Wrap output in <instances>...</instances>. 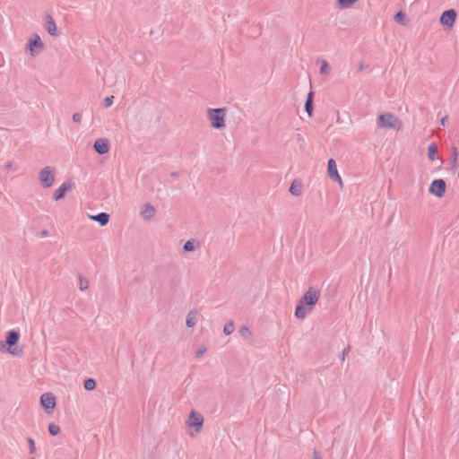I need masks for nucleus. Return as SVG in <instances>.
<instances>
[{"label":"nucleus","instance_id":"obj_1","mask_svg":"<svg viewBox=\"0 0 459 459\" xmlns=\"http://www.w3.org/2000/svg\"><path fill=\"white\" fill-rule=\"evenodd\" d=\"M319 298L320 291L318 290L313 287L308 288L297 304L295 316L299 319H304L313 310Z\"/></svg>","mask_w":459,"mask_h":459},{"label":"nucleus","instance_id":"obj_2","mask_svg":"<svg viewBox=\"0 0 459 459\" xmlns=\"http://www.w3.org/2000/svg\"><path fill=\"white\" fill-rule=\"evenodd\" d=\"M225 108H209L207 116L213 128L221 129L225 126Z\"/></svg>","mask_w":459,"mask_h":459},{"label":"nucleus","instance_id":"obj_3","mask_svg":"<svg viewBox=\"0 0 459 459\" xmlns=\"http://www.w3.org/2000/svg\"><path fill=\"white\" fill-rule=\"evenodd\" d=\"M398 129L401 127V122L398 117H396L392 113H385L381 114L377 117V127L378 128H396L397 126Z\"/></svg>","mask_w":459,"mask_h":459},{"label":"nucleus","instance_id":"obj_4","mask_svg":"<svg viewBox=\"0 0 459 459\" xmlns=\"http://www.w3.org/2000/svg\"><path fill=\"white\" fill-rule=\"evenodd\" d=\"M39 179L45 188H49L55 181V170L52 167L47 166L39 173Z\"/></svg>","mask_w":459,"mask_h":459},{"label":"nucleus","instance_id":"obj_5","mask_svg":"<svg viewBox=\"0 0 459 459\" xmlns=\"http://www.w3.org/2000/svg\"><path fill=\"white\" fill-rule=\"evenodd\" d=\"M45 46L38 34H34L32 38L29 39L27 50L31 56H38L43 51Z\"/></svg>","mask_w":459,"mask_h":459},{"label":"nucleus","instance_id":"obj_6","mask_svg":"<svg viewBox=\"0 0 459 459\" xmlns=\"http://www.w3.org/2000/svg\"><path fill=\"white\" fill-rule=\"evenodd\" d=\"M19 338H20V333L17 331L11 330V331L7 332L5 343H6V345L9 346L7 351L13 355L19 356L22 352V350H18L17 348L12 349V347L18 342Z\"/></svg>","mask_w":459,"mask_h":459},{"label":"nucleus","instance_id":"obj_7","mask_svg":"<svg viewBox=\"0 0 459 459\" xmlns=\"http://www.w3.org/2000/svg\"><path fill=\"white\" fill-rule=\"evenodd\" d=\"M446 184L444 179H435L431 182L429 192L436 195L438 198H441L444 196L446 193Z\"/></svg>","mask_w":459,"mask_h":459},{"label":"nucleus","instance_id":"obj_8","mask_svg":"<svg viewBox=\"0 0 459 459\" xmlns=\"http://www.w3.org/2000/svg\"><path fill=\"white\" fill-rule=\"evenodd\" d=\"M204 424V417L196 412L192 411L188 416L186 420V425L189 428H195V432L199 433Z\"/></svg>","mask_w":459,"mask_h":459},{"label":"nucleus","instance_id":"obj_9","mask_svg":"<svg viewBox=\"0 0 459 459\" xmlns=\"http://www.w3.org/2000/svg\"><path fill=\"white\" fill-rule=\"evenodd\" d=\"M456 19V12L454 9L445 11L440 17V22L442 25L447 28H451Z\"/></svg>","mask_w":459,"mask_h":459},{"label":"nucleus","instance_id":"obj_10","mask_svg":"<svg viewBox=\"0 0 459 459\" xmlns=\"http://www.w3.org/2000/svg\"><path fill=\"white\" fill-rule=\"evenodd\" d=\"M328 177L335 181H338L342 186V178L338 173L337 166L333 159H330L327 163Z\"/></svg>","mask_w":459,"mask_h":459},{"label":"nucleus","instance_id":"obj_11","mask_svg":"<svg viewBox=\"0 0 459 459\" xmlns=\"http://www.w3.org/2000/svg\"><path fill=\"white\" fill-rule=\"evenodd\" d=\"M93 149L99 154L108 153L109 151V142L107 138H99L93 144Z\"/></svg>","mask_w":459,"mask_h":459},{"label":"nucleus","instance_id":"obj_12","mask_svg":"<svg viewBox=\"0 0 459 459\" xmlns=\"http://www.w3.org/2000/svg\"><path fill=\"white\" fill-rule=\"evenodd\" d=\"M40 403L46 410H53L56 407V399L51 393H45L40 397Z\"/></svg>","mask_w":459,"mask_h":459},{"label":"nucleus","instance_id":"obj_13","mask_svg":"<svg viewBox=\"0 0 459 459\" xmlns=\"http://www.w3.org/2000/svg\"><path fill=\"white\" fill-rule=\"evenodd\" d=\"M45 28L51 36L58 35L56 24L52 16L48 13L45 15Z\"/></svg>","mask_w":459,"mask_h":459},{"label":"nucleus","instance_id":"obj_14","mask_svg":"<svg viewBox=\"0 0 459 459\" xmlns=\"http://www.w3.org/2000/svg\"><path fill=\"white\" fill-rule=\"evenodd\" d=\"M72 188V185L68 182L63 183L54 193V199L58 201L65 197L67 191Z\"/></svg>","mask_w":459,"mask_h":459},{"label":"nucleus","instance_id":"obj_15","mask_svg":"<svg viewBox=\"0 0 459 459\" xmlns=\"http://www.w3.org/2000/svg\"><path fill=\"white\" fill-rule=\"evenodd\" d=\"M155 213H156L155 208L150 204H145L141 212L142 216L146 220L152 219L154 217Z\"/></svg>","mask_w":459,"mask_h":459},{"label":"nucleus","instance_id":"obj_16","mask_svg":"<svg viewBox=\"0 0 459 459\" xmlns=\"http://www.w3.org/2000/svg\"><path fill=\"white\" fill-rule=\"evenodd\" d=\"M90 219L94 221H98L100 226H105L108 223L109 214L107 212H100L97 215H91Z\"/></svg>","mask_w":459,"mask_h":459},{"label":"nucleus","instance_id":"obj_17","mask_svg":"<svg viewBox=\"0 0 459 459\" xmlns=\"http://www.w3.org/2000/svg\"><path fill=\"white\" fill-rule=\"evenodd\" d=\"M197 321V311L195 309H192L188 312L186 316V325L187 327H194Z\"/></svg>","mask_w":459,"mask_h":459},{"label":"nucleus","instance_id":"obj_18","mask_svg":"<svg viewBox=\"0 0 459 459\" xmlns=\"http://www.w3.org/2000/svg\"><path fill=\"white\" fill-rule=\"evenodd\" d=\"M313 98H314V92L310 91L307 94V100L305 102V110L307 111V113L308 114L309 117L312 116L313 110H314Z\"/></svg>","mask_w":459,"mask_h":459},{"label":"nucleus","instance_id":"obj_19","mask_svg":"<svg viewBox=\"0 0 459 459\" xmlns=\"http://www.w3.org/2000/svg\"><path fill=\"white\" fill-rule=\"evenodd\" d=\"M103 80L105 84H107L109 87L115 85L117 82V77L114 74V71L112 70L106 72Z\"/></svg>","mask_w":459,"mask_h":459},{"label":"nucleus","instance_id":"obj_20","mask_svg":"<svg viewBox=\"0 0 459 459\" xmlns=\"http://www.w3.org/2000/svg\"><path fill=\"white\" fill-rule=\"evenodd\" d=\"M290 192L293 195L299 196L302 194L301 183L297 180H294L290 185Z\"/></svg>","mask_w":459,"mask_h":459},{"label":"nucleus","instance_id":"obj_21","mask_svg":"<svg viewBox=\"0 0 459 459\" xmlns=\"http://www.w3.org/2000/svg\"><path fill=\"white\" fill-rule=\"evenodd\" d=\"M359 0H337L336 8L347 9L350 8L353 4H355Z\"/></svg>","mask_w":459,"mask_h":459},{"label":"nucleus","instance_id":"obj_22","mask_svg":"<svg viewBox=\"0 0 459 459\" xmlns=\"http://www.w3.org/2000/svg\"><path fill=\"white\" fill-rule=\"evenodd\" d=\"M437 152V147L435 143H431L428 147V158L429 160L433 161L436 159V154Z\"/></svg>","mask_w":459,"mask_h":459},{"label":"nucleus","instance_id":"obj_23","mask_svg":"<svg viewBox=\"0 0 459 459\" xmlns=\"http://www.w3.org/2000/svg\"><path fill=\"white\" fill-rule=\"evenodd\" d=\"M83 386L86 390L91 391L96 387V381L93 378H87L83 383Z\"/></svg>","mask_w":459,"mask_h":459},{"label":"nucleus","instance_id":"obj_24","mask_svg":"<svg viewBox=\"0 0 459 459\" xmlns=\"http://www.w3.org/2000/svg\"><path fill=\"white\" fill-rule=\"evenodd\" d=\"M183 249L186 251V252H192L195 249V239H189L187 240L185 244H184V247H183Z\"/></svg>","mask_w":459,"mask_h":459},{"label":"nucleus","instance_id":"obj_25","mask_svg":"<svg viewBox=\"0 0 459 459\" xmlns=\"http://www.w3.org/2000/svg\"><path fill=\"white\" fill-rule=\"evenodd\" d=\"M79 281H80V290L82 291L87 290L89 288V281L87 278H85L82 275H79Z\"/></svg>","mask_w":459,"mask_h":459},{"label":"nucleus","instance_id":"obj_26","mask_svg":"<svg viewBox=\"0 0 459 459\" xmlns=\"http://www.w3.org/2000/svg\"><path fill=\"white\" fill-rule=\"evenodd\" d=\"M235 329V325H234V323L233 322H229L227 323L224 327H223V333L226 334V335H230L233 333Z\"/></svg>","mask_w":459,"mask_h":459},{"label":"nucleus","instance_id":"obj_27","mask_svg":"<svg viewBox=\"0 0 459 459\" xmlns=\"http://www.w3.org/2000/svg\"><path fill=\"white\" fill-rule=\"evenodd\" d=\"M48 432L52 436H56L60 432V428L58 425L51 423L48 425Z\"/></svg>","mask_w":459,"mask_h":459},{"label":"nucleus","instance_id":"obj_28","mask_svg":"<svg viewBox=\"0 0 459 459\" xmlns=\"http://www.w3.org/2000/svg\"><path fill=\"white\" fill-rule=\"evenodd\" d=\"M329 71H330V67H329L328 63L325 60H323L321 63L320 74H329Z\"/></svg>","mask_w":459,"mask_h":459},{"label":"nucleus","instance_id":"obj_29","mask_svg":"<svg viewBox=\"0 0 459 459\" xmlns=\"http://www.w3.org/2000/svg\"><path fill=\"white\" fill-rule=\"evenodd\" d=\"M239 333H240L241 336L244 338H248L251 335L250 330L248 329L247 326H245V325L240 327Z\"/></svg>","mask_w":459,"mask_h":459},{"label":"nucleus","instance_id":"obj_30","mask_svg":"<svg viewBox=\"0 0 459 459\" xmlns=\"http://www.w3.org/2000/svg\"><path fill=\"white\" fill-rule=\"evenodd\" d=\"M113 99H114V97H113V96L105 98V99L103 100V101H102V105H103V107H104V108H108V107H110V106L112 105V103H113Z\"/></svg>","mask_w":459,"mask_h":459},{"label":"nucleus","instance_id":"obj_31","mask_svg":"<svg viewBox=\"0 0 459 459\" xmlns=\"http://www.w3.org/2000/svg\"><path fill=\"white\" fill-rule=\"evenodd\" d=\"M27 441H28L29 446H30V454H34L35 451H36L34 440L31 437H28Z\"/></svg>","mask_w":459,"mask_h":459},{"label":"nucleus","instance_id":"obj_32","mask_svg":"<svg viewBox=\"0 0 459 459\" xmlns=\"http://www.w3.org/2000/svg\"><path fill=\"white\" fill-rule=\"evenodd\" d=\"M404 20V14L403 13V12H398L395 15H394V21L398 23H403Z\"/></svg>","mask_w":459,"mask_h":459},{"label":"nucleus","instance_id":"obj_33","mask_svg":"<svg viewBox=\"0 0 459 459\" xmlns=\"http://www.w3.org/2000/svg\"><path fill=\"white\" fill-rule=\"evenodd\" d=\"M180 283V277L179 276H175L171 279L170 281V284L174 287L179 285Z\"/></svg>","mask_w":459,"mask_h":459},{"label":"nucleus","instance_id":"obj_34","mask_svg":"<svg viewBox=\"0 0 459 459\" xmlns=\"http://www.w3.org/2000/svg\"><path fill=\"white\" fill-rule=\"evenodd\" d=\"M457 156H458V150L456 147H453L452 148V158H453L454 162H456Z\"/></svg>","mask_w":459,"mask_h":459},{"label":"nucleus","instance_id":"obj_35","mask_svg":"<svg viewBox=\"0 0 459 459\" xmlns=\"http://www.w3.org/2000/svg\"><path fill=\"white\" fill-rule=\"evenodd\" d=\"M73 121L75 123H80L82 121V115L80 113H74L73 115Z\"/></svg>","mask_w":459,"mask_h":459},{"label":"nucleus","instance_id":"obj_36","mask_svg":"<svg viewBox=\"0 0 459 459\" xmlns=\"http://www.w3.org/2000/svg\"><path fill=\"white\" fill-rule=\"evenodd\" d=\"M206 352V349L205 348H202V349H198L196 351H195V356L197 358L203 356L204 353Z\"/></svg>","mask_w":459,"mask_h":459},{"label":"nucleus","instance_id":"obj_37","mask_svg":"<svg viewBox=\"0 0 459 459\" xmlns=\"http://www.w3.org/2000/svg\"><path fill=\"white\" fill-rule=\"evenodd\" d=\"M440 124L442 126H446L447 124H448V117L447 116H445L441 121H440Z\"/></svg>","mask_w":459,"mask_h":459},{"label":"nucleus","instance_id":"obj_38","mask_svg":"<svg viewBox=\"0 0 459 459\" xmlns=\"http://www.w3.org/2000/svg\"><path fill=\"white\" fill-rule=\"evenodd\" d=\"M313 459H321V455L317 450H314Z\"/></svg>","mask_w":459,"mask_h":459},{"label":"nucleus","instance_id":"obj_39","mask_svg":"<svg viewBox=\"0 0 459 459\" xmlns=\"http://www.w3.org/2000/svg\"><path fill=\"white\" fill-rule=\"evenodd\" d=\"M364 70V65L362 62H360L359 65H358V72L360 73Z\"/></svg>","mask_w":459,"mask_h":459},{"label":"nucleus","instance_id":"obj_40","mask_svg":"<svg viewBox=\"0 0 459 459\" xmlns=\"http://www.w3.org/2000/svg\"><path fill=\"white\" fill-rule=\"evenodd\" d=\"M6 343L0 341V351H4L5 349Z\"/></svg>","mask_w":459,"mask_h":459},{"label":"nucleus","instance_id":"obj_41","mask_svg":"<svg viewBox=\"0 0 459 459\" xmlns=\"http://www.w3.org/2000/svg\"><path fill=\"white\" fill-rule=\"evenodd\" d=\"M12 166H13V164L11 162H8V163L5 164L4 167H5V169H9L12 168Z\"/></svg>","mask_w":459,"mask_h":459},{"label":"nucleus","instance_id":"obj_42","mask_svg":"<svg viewBox=\"0 0 459 459\" xmlns=\"http://www.w3.org/2000/svg\"><path fill=\"white\" fill-rule=\"evenodd\" d=\"M47 234H48V231H47V230H43V231H42V235H43V236H46Z\"/></svg>","mask_w":459,"mask_h":459},{"label":"nucleus","instance_id":"obj_43","mask_svg":"<svg viewBox=\"0 0 459 459\" xmlns=\"http://www.w3.org/2000/svg\"><path fill=\"white\" fill-rule=\"evenodd\" d=\"M346 352H347V351H346V350H344V351H343L342 359H344V356H346Z\"/></svg>","mask_w":459,"mask_h":459}]
</instances>
